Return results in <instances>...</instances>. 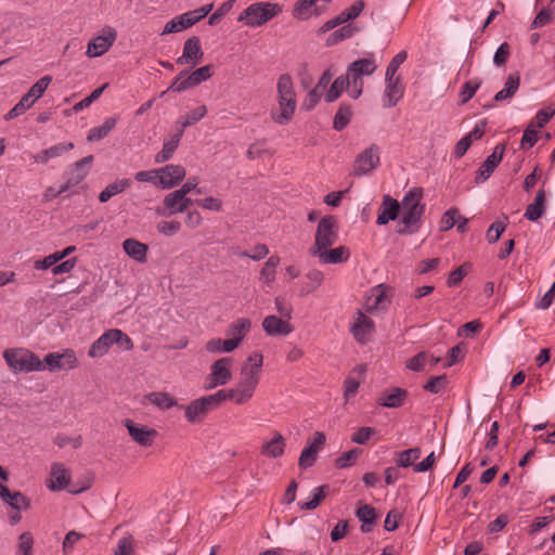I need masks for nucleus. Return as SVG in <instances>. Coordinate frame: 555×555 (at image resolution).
Segmentation results:
<instances>
[{
  "label": "nucleus",
  "mask_w": 555,
  "mask_h": 555,
  "mask_svg": "<svg viewBox=\"0 0 555 555\" xmlns=\"http://www.w3.org/2000/svg\"><path fill=\"white\" fill-rule=\"evenodd\" d=\"M185 168L181 165H166L159 168V186L164 190L172 189L185 178Z\"/></svg>",
  "instance_id": "a211bd4d"
},
{
  "label": "nucleus",
  "mask_w": 555,
  "mask_h": 555,
  "mask_svg": "<svg viewBox=\"0 0 555 555\" xmlns=\"http://www.w3.org/2000/svg\"><path fill=\"white\" fill-rule=\"evenodd\" d=\"M180 133H173L170 139L166 140L163 149L155 156L156 164H163L169 160L180 144Z\"/></svg>",
  "instance_id": "79ce46f5"
},
{
  "label": "nucleus",
  "mask_w": 555,
  "mask_h": 555,
  "mask_svg": "<svg viewBox=\"0 0 555 555\" xmlns=\"http://www.w3.org/2000/svg\"><path fill=\"white\" fill-rule=\"evenodd\" d=\"M364 7H365L364 1L358 0V1L353 2L352 5H350L346 10L341 11L338 14V16H339L340 21L343 22V24H345L349 21L357 18L363 11Z\"/></svg>",
  "instance_id": "864d4df0"
},
{
  "label": "nucleus",
  "mask_w": 555,
  "mask_h": 555,
  "mask_svg": "<svg viewBox=\"0 0 555 555\" xmlns=\"http://www.w3.org/2000/svg\"><path fill=\"white\" fill-rule=\"evenodd\" d=\"M352 112L350 106L340 105L339 109L334 116L333 128L337 131H341L350 122Z\"/></svg>",
  "instance_id": "09e8293b"
},
{
  "label": "nucleus",
  "mask_w": 555,
  "mask_h": 555,
  "mask_svg": "<svg viewBox=\"0 0 555 555\" xmlns=\"http://www.w3.org/2000/svg\"><path fill=\"white\" fill-rule=\"evenodd\" d=\"M315 0H298L293 9V16L298 20H307L311 15V8L315 4Z\"/></svg>",
  "instance_id": "603ef678"
},
{
  "label": "nucleus",
  "mask_w": 555,
  "mask_h": 555,
  "mask_svg": "<svg viewBox=\"0 0 555 555\" xmlns=\"http://www.w3.org/2000/svg\"><path fill=\"white\" fill-rule=\"evenodd\" d=\"M400 203L392 198L390 195H384L382 204L378 208V215L376 223L378 225H385L389 221H393L399 217Z\"/></svg>",
  "instance_id": "aec40b11"
},
{
  "label": "nucleus",
  "mask_w": 555,
  "mask_h": 555,
  "mask_svg": "<svg viewBox=\"0 0 555 555\" xmlns=\"http://www.w3.org/2000/svg\"><path fill=\"white\" fill-rule=\"evenodd\" d=\"M118 117L106 118L101 126L93 127L89 130L87 140L89 142H98L109 134L115 128Z\"/></svg>",
  "instance_id": "4c0bfd02"
},
{
  "label": "nucleus",
  "mask_w": 555,
  "mask_h": 555,
  "mask_svg": "<svg viewBox=\"0 0 555 555\" xmlns=\"http://www.w3.org/2000/svg\"><path fill=\"white\" fill-rule=\"evenodd\" d=\"M348 86L349 81L347 78H344V76L337 77L325 94V101L328 103L336 101Z\"/></svg>",
  "instance_id": "a18cd8bd"
},
{
  "label": "nucleus",
  "mask_w": 555,
  "mask_h": 555,
  "mask_svg": "<svg viewBox=\"0 0 555 555\" xmlns=\"http://www.w3.org/2000/svg\"><path fill=\"white\" fill-rule=\"evenodd\" d=\"M286 441L283 435L274 431L271 439L261 444L260 452L263 456L269 459H278L284 454Z\"/></svg>",
  "instance_id": "b1692460"
},
{
  "label": "nucleus",
  "mask_w": 555,
  "mask_h": 555,
  "mask_svg": "<svg viewBox=\"0 0 555 555\" xmlns=\"http://www.w3.org/2000/svg\"><path fill=\"white\" fill-rule=\"evenodd\" d=\"M41 361L46 369L51 372L72 370L78 365L77 357L72 349H65L62 352H50Z\"/></svg>",
  "instance_id": "ddd939ff"
},
{
  "label": "nucleus",
  "mask_w": 555,
  "mask_h": 555,
  "mask_svg": "<svg viewBox=\"0 0 555 555\" xmlns=\"http://www.w3.org/2000/svg\"><path fill=\"white\" fill-rule=\"evenodd\" d=\"M131 186L130 179H120L116 180L105 186V189L99 194V201L101 203H106L113 196L122 193L127 189Z\"/></svg>",
  "instance_id": "58836bf2"
},
{
  "label": "nucleus",
  "mask_w": 555,
  "mask_h": 555,
  "mask_svg": "<svg viewBox=\"0 0 555 555\" xmlns=\"http://www.w3.org/2000/svg\"><path fill=\"white\" fill-rule=\"evenodd\" d=\"M337 222L335 217L325 216L321 218L315 231L313 245L309 248V254H317L321 249L331 247L337 241Z\"/></svg>",
  "instance_id": "6e6552de"
},
{
  "label": "nucleus",
  "mask_w": 555,
  "mask_h": 555,
  "mask_svg": "<svg viewBox=\"0 0 555 555\" xmlns=\"http://www.w3.org/2000/svg\"><path fill=\"white\" fill-rule=\"evenodd\" d=\"M441 361L440 357H435L426 351H421L406 362V369L421 372L425 370L427 364L435 366Z\"/></svg>",
  "instance_id": "2f4dec72"
},
{
  "label": "nucleus",
  "mask_w": 555,
  "mask_h": 555,
  "mask_svg": "<svg viewBox=\"0 0 555 555\" xmlns=\"http://www.w3.org/2000/svg\"><path fill=\"white\" fill-rule=\"evenodd\" d=\"M34 101L28 98L26 94L22 96V99L11 108L5 115V120H11L20 115L24 114L27 109H29L34 105Z\"/></svg>",
  "instance_id": "8fccbe9b"
},
{
  "label": "nucleus",
  "mask_w": 555,
  "mask_h": 555,
  "mask_svg": "<svg viewBox=\"0 0 555 555\" xmlns=\"http://www.w3.org/2000/svg\"><path fill=\"white\" fill-rule=\"evenodd\" d=\"M361 452L362 451L360 449L354 448L343 453L339 457L336 459L335 466L337 468H346L353 465Z\"/></svg>",
  "instance_id": "5fc2aeb1"
},
{
  "label": "nucleus",
  "mask_w": 555,
  "mask_h": 555,
  "mask_svg": "<svg viewBox=\"0 0 555 555\" xmlns=\"http://www.w3.org/2000/svg\"><path fill=\"white\" fill-rule=\"evenodd\" d=\"M125 427L131 439L141 447H151L157 437V431L146 425L137 424L133 421L127 418L124 421Z\"/></svg>",
  "instance_id": "2eb2a0df"
},
{
  "label": "nucleus",
  "mask_w": 555,
  "mask_h": 555,
  "mask_svg": "<svg viewBox=\"0 0 555 555\" xmlns=\"http://www.w3.org/2000/svg\"><path fill=\"white\" fill-rule=\"evenodd\" d=\"M82 538L83 535L75 530L67 532L62 544L63 554H70L74 548V545Z\"/></svg>",
  "instance_id": "0e129e2a"
},
{
  "label": "nucleus",
  "mask_w": 555,
  "mask_h": 555,
  "mask_svg": "<svg viewBox=\"0 0 555 555\" xmlns=\"http://www.w3.org/2000/svg\"><path fill=\"white\" fill-rule=\"evenodd\" d=\"M408 398V391L405 389L395 387L388 391L380 393L377 399V403L385 408H399Z\"/></svg>",
  "instance_id": "cd10ccee"
},
{
  "label": "nucleus",
  "mask_w": 555,
  "mask_h": 555,
  "mask_svg": "<svg viewBox=\"0 0 555 555\" xmlns=\"http://www.w3.org/2000/svg\"><path fill=\"white\" fill-rule=\"evenodd\" d=\"M375 325L372 319L366 317L360 309L357 310L354 322L350 328L354 339L360 343H366L374 332Z\"/></svg>",
  "instance_id": "f3484780"
},
{
  "label": "nucleus",
  "mask_w": 555,
  "mask_h": 555,
  "mask_svg": "<svg viewBox=\"0 0 555 555\" xmlns=\"http://www.w3.org/2000/svg\"><path fill=\"white\" fill-rule=\"evenodd\" d=\"M421 449L420 448H411L404 451H401L398 454V457L396 460V464L399 467H409L412 465L414 461L420 459L421 456Z\"/></svg>",
  "instance_id": "3c124183"
},
{
  "label": "nucleus",
  "mask_w": 555,
  "mask_h": 555,
  "mask_svg": "<svg viewBox=\"0 0 555 555\" xmlns=\"http://www.w3.org/2000/svg\"><path fill=\"white\" fill-rule=\"evenodd\" d=\"M122 248L127 256L139 263L146 261L149 247L135 238H127L122 242Z\"/></svg>",
  "instance_id": "c756f323"
},
{
  "label": "nucleus",
  "mask_w": 555,
  "mask_h": 555,
  "mask_svg": "<svg viewBox=\"0 0 555 555\" xmlns=\"http://www.w3.org/2000/svg\"><path fill=\"white\" fill-rule=\"evenodd\" d=\"M74 149V143L62 142L50 146L35 155H33L34 163L47 164L50 159L62 156L64 153Z\"/></svg>",
  "instance_id": "bb28decb"
},
{
  "label": "nucleus",
  "mask_w": 555,
  "mask_h": 555,
  "mask_svg": "<svg viewBox=\"0 0 555 555\" xmlns=\"http://www.w3.org/2000/svg\"><path fill=\"white\" fill-rule=\"evenodd\" d=\"M505 230V224L501 221L493 222L487 230V241L489 244H494L499 241L500 236Z\"/></svg>",
  "instance_id": "338daca9"
},
{
  "label": "nucleus",
  "mask_w": 555,
  "mask_h": 555,
  "mask_svg": "<svg viewBox=\"0 0 555 555\" xmlns=\"http://www.w3.org/2000/svg\"><path fill=\"white\" fill-rule=\"evenodd\" d=\"M117 38V31L111 26L103 28L102 34L88 43L86 54L89 57L103 55L113 46Z\"/></svg>",
  "instance_id": "4468645a"
},
{
  "label": "nucleus",
  "mask_w": 555,
  "mask_h": 555,
  "mask_svg": "<svg viewBox=\"0 0 555 555\" xmlns=\"http://www.w3.org/2000/svg\"><path fill=\"white\" fill-rule=\"evenodd\" d=\"M423 195V189L418 186L410 189L404 194L400 203L401 218L398 223V234L411 235L420 230L425 212V205L422 203Z\"/></svg>",
  "instance_id": "f03ea898"
},
{
  "label": "nucleus",
  "mask_w": 555,
  "mask_h": 555,
  "mask_svg": "<svg viewBox=\"0 0 555 555\" xmlns=\"http://www.w3.org/2000/svg\"><path fill=\"white\" fill-rule=\"evenodd\" d=\"M34 537L29 531L23 532L17 540L15 555L34 554Z\"/></svg>",
  "instance_id": "49530a36"
},
{
  "label": "nucleus",
  "mask_w": 555,
  "mask_h": 555,
  "mask_svg": "<svg viewBox=\"0 0 555 555\" xmlns=\"http://www.w3.org/2000/svg\"><path fill=\"white\" fill-rule=\"evenodd\" d=\"M186 74L188 73L185 70L181 72L168 87V90H172L173 92H182L201 85L212 76L210 65L199 67L190 75Z\"/></svg>",
  "instance_id": "1a4fd4ad"
},
{
  "label": "nucleus",
  "mask_w": 555,
  "mask_h": 555,
  "mask_svg": "<svg viewBox=\"0 0 555 555\" xmlns=\"http://www.w3.org/2000/svg\"><path fill=\"white\" fill-rule=\"evenodd\" d=\"M459 215V210L456 208H450L447 210L440 220L439 229L442 232L451 230L456 223V217Z\"/></svg>",
  "instance_id": "13d9d810"
},
{
  "label": "nucleus",
  "mask_w": 555,
  "mask_h": 555,
  "mask_svg": "<svg viewBox=\"0 0 555 555\" xmlns=\"http://www.w3.org/2000/svg\"><path fill=\"white\" fill-rule=\"evenodd\" d=\"M133 552L132 537H124L118 541L114 555H133Z\"/></svg>",
  "instance_id": "774afa93"
},
{
  "label": "nucleus",
  "mask_w": 555,
  "mask_h": 555,
  "mask_svg": "<svg viewBox=\"0 0 555 555\" xmlns=\"http://www.w3.org/2000/svg\"><path fill=\"white\" fill-rule=\"evenodd\" d=\"M317 457L318 453L315 452V450H312L307 446L300 453L298 465L300 468L304 469L311 467L315 463Z\"/></svg>",
  "instance_id": "680f3d73"
},
{
  "label": "nucleus",
  "mask_w": 555,
  "mask_h": 555,
  "mask_svg": "<svg viewBox=\"0 0 555 555\" xmlns=\"http://www.w3.org/2000/svg\"><path fill=\"white\" fill-rule=\"evenodd\" d=\"M251 328V321L247 318H240L232 322L227 328V335L240 345Z\"/></svg>",
  "instance_id": "473e14b6"
},
{
  "label": "nucleus",
  "mask_w": 555,
  "mask_h": 555,
  "mask_svg": "<svg viewBox=\"0 0 555 555\" xmlns=\"http://www.w3.org/2000/svg\"><path fill=\"white\" fill-rule=\"evenodd\" d=\"M181 199H182V193H180L178 190L168 193L164 197V209H157V214L162 216H172L176 214H181Z\"/></svg>",
  "instance_id": "f704fd0d"
},
{
  "label": "nucleus",
  "mask_w": 555,
  "mask_h": 555,
  "mask_svg": "<svg viewBox=\"0 0 555 555\" xmlns=\"http://www.w3.org/2000/svg\"><path fill=\"white\" fill-rule=\"evenodd\" d=\"M311 256L318 258L322 264H332L346 262L349 259L350 253L347 247L339 246L333 249H321Z\"/></svg>",
  "instance_id": "5701e85b"
},
{
  "label": "nucleus",
  "mask_w": 555,
  "mask_h": 555,
  "mask_svg": "<svg viewBox=\"0 0 555 555\" xmlns=\"http://www.w3.org/2000/svg\"><path fill=\"white\" fill-rule=\"evenodd\" d=\"M376 68L375 60L373 57H365L352 62L348 66L347 72L349 76L363 77L371 76Z\"/></svg>",
  "instance_id": "7c9ffc66"
},
{
  "label": "nucleus",
  "mask_w": 555,
  "mask_h": 555,
  "mask_svg": "<svg viewBox=\"0 0 555 555\" xmlns=\"http://www.w3.org/2000/svg\"><path fill=\"white\" fill-rule=\"evenodd\" d=\"M349 81V94L352 99H358L363 92V77L349 76L348 72L344 75Z\"/></svg>",
  "instance_id": "4d7b16f0"
},
{
  "label": "nucleus",
  "mask_w": 555,
  "mask_h": 555,
  "mask_svg": "<svg viewBox=\"0 0 555 555\" xmlns=\"http://www.w3.org/2000/svg\"><path fill=\"white\" fill-rule=\"evenodd\" d=\"M118 344L122 350L133 348L132 340L121 330L111 328L104 332L89 348L88 356L91 358H101L107 353L109 348Z\"/></svg>",
  "instance_id": "423d86ee"
},
{
  "label": "nucleus",
  "mask_w": 555,
  "mask_h": 555,
  "mask_svg": "<svg viewBox=\"0 0 555 555\" xmlns=\"http://www.w3.org/2000/svg\"><path fill=\"white\" fill-rule=\"evenodd\" d=\"M204 57V52L202 50L201 40L198 37L193 36L185 40L183 44L182 55L177 59V64L185 65L193 64L196 65Z\"/></svg>",
  "instance_id": "6ab92c4d"
},
{
  "label": "nucleus",
  "mask_w": 555,
  "mask_h": 555,
  "mask_svg": "<svg viewBox=\"0 0 555 555\" xmlns=\"http://www.w3.org/2000/svg\"><path fill=\"white\" fill-rule=\"evenodd\" d=\"M3 359L8 366L15 373L41 372L46 370L44 363L29 349L17 347L3 351Z\"/></svg>",
  "instance_id": "39448f33"
},
{
  "label": "nucleus",
  "mask_w": 555,
  "mask_h": 555,
  "mask_svg": "<svg viewBox=\"0 0 555 555\" xmlns=\"http://www.w3.org/2000/svg\"><path fill=\"white\" fill-rule=\"evenodd\" d=\"M358 31V28L354 27L351 24L344 25L339 29H336L333 31L326 39V46H334L339 43L340 41H344L346 39L351 38Z\"/></svg>",
  "instance_id": "37998d69"
},
{
  "label": "nucleus",
  "mask_w": 555,
  "mask_h": 555,
  "mask_svg": "<svg viewBox=\"0 0 555 555\" xmlns=\"http://www.w3.org/2000/svg\"><path fill=\"white\" fill-rule=\"evenodd\" d=\"M324 282V274L319 269L309 270L305 276L304 281L300 283V287L298 291L299 297H305L314 291H317Z\"/></svg>",
  "instance_id": "393cba45"
},
{
  "label": "nucleus",
  "mask_w": 555,
  "mask_h": 555,
  "mask_svg": "<svg viewBox=\"0 0 555 555\" xmlns=\"http://www.w3.org/2000/svg\"><path fill=\"white\" fill-rule=\"evenodd\" d=\"M281 262V258L276 255H272L268 258L260 270L259 279L260 281L270 286L275 281L276 268Z\"/></svg>",
  "instance_id": "a19ab883"
},
{
  "label": "nucleus",
  "mask_w": 555,
  "mask_h": 555,
  "mask_svg": "<svg viewBox=\"0 0 555 555\" xmlns=\"http://www.w3.org/2000/svg\"><path fill=\"white\" fill-rule=\"evenodd\" d=\"M262 328L269 336H287L294 330L288 320L273 314L263 319Z\"/></svg>",
  "instance_id": "412c9836"
},
{
  "label": "nucleus",
  "mask_w": 555,
  "mask_h": 555,
  "mask_svg": "<svg viewBox=\"0 0 555 555\" xmlns=\"http://www.w3.org/2000/svg\"><path fill=\"white\" fill-rule=\"evenodd\" d=\"M481 82L480 81H466L462 90L460 92L461 103L465 104L467 103L477 92V90L480 88Z\"/></svg>",
  "instance_id": "052dcab7"
},
{
  "label": "nucleus",
  "mask_w": 555,
  "mask_h": 555,
  "mask_svg": "<svg viewBox=\"0 0 555 555\" xmlns=\"http://www.w3.org/2000/svg\"><path fill=\"white\" fill-rule=\"evenodd\" d=\"M282 11V5L275 2H254L241 12L237 22L251 28L261 27L280 15Z\"/></svg>",
  "instance_id": "20e7f679"
},
{
  "label": "nucleus",
  "mask_w": 555,
  "mask_h": 555,
  "mask_svg": "<svg viewBox=\"0 0 555 555\" xmlns=\"http://www.w3.org/2000/svg\"><path fill=\"white\" fill-rule=\"evenodd\" d=\"M51 81V76H43L37 82H35L25 94L28 98H30L34 102H36L43 95Z\"/></svg>",
  "instance_id": "de8ad7c7"
},
{
  "label": "nucleus",
  "mask_w": 555,
  "mask_h": 555,
  "mask_svg": "<svg viewBox=\"0 0 555 555\" xmlns=\"http://www.w3.org/2000/svg\"><path fill=\"white\" fill-rule=\"evenodd\" d=\"M327 491H328L327 485H323V486H319V487L314 488L311 492L312 499L308 502L300 503L299 504L300 508L306 509V511H312V509L317 508L320 505V503L322 502V500L325 499Z\"/></svg>",
  "instance_id": "c03bdc74"
},
{
  "label": "nucleus",
  "mask_w": 555,
  "mask_h": 555,
  "mask_svg": "<svg viewBox=\"0 0 555 555\" xmlns=\"http://www.w3.org/2000/svg\"><path fill=\"white\" fill-rule=\"evenodd\" d=\"M222 403L223 400L219 391L195 399L184 406L185 418L190 423H198L208 412L216 410Z\"/></svg>",
  "instance_id": "0eeeda50"
},
{
  "label": "nucleus",
  "mask_w": 555,
  "mask_h": 555,
  "mask_svg": "<svg viewBox=\"0 0 555 555\" xmlns=\"http://www.w3.org/2000/svg\"><path fill=\"white\" fill-rule=\"evenodd\" d=\"M447 385V376L439 375L433 376L424 385V389L431 393H439Z\"/></svg>",
  "instance_id": "e2e57ef3"
},
{
  "label": "nucleus",
  "mask_w": 555,
  "mask_h": 555,
  "mask_svg": "<svg viewBox=\"0 0 555 555\" xmlns=\"http://www.w3.org/2000/svg\"><path fill=\"white\" fill-rule=\"evenodd\" d=\"M545 212V192L539 190L535 194L533 203L526 208L524 217L529 221L539 220Z\"/></svg>",
  "instance_id": "72a5a7b5"
},
{
  "label": "nucleus",
  "mask_w": 555,
  "mask_h": 555,
  "mask_svg": "<svg viewBox=\"0 0 555 555\" xmlns=\"http://www.w3.org/2000/svg\"><path fill=\"white\" fill-rule=\"evenodd\" d=\"M403 96V87L400 76L386 77V88L384 92V107L395 106Z\"/></svg>",
  "instance_id": "4be33fe9"
},
{
  "label": "nucleus",
  "mask_w": 555,
  "mask_h": 555,
  "mask_svg": "<svg viewBox=\"0 0 555 555\" xmlns=\"http://www.w3.org/2000/svg\"><path fill=\"white\" fill-rule=\"evenodd\" d=\"M196 204L203 209L219 212L222 210L223 203L220 198L208 196L196 201Z\"/></svg>",
  "instance_id": "69168bd1"
},
{
  "label": "nucleus",
  "mask_w": 555,
  "mask_h": 555,
  "mask_svg": "<svg viewBox=\"0 0 555 555\" xmlns=\"http://www.w3.org/2000/svg\"><path fill=\"white\" fill-rule=\"evenodd\" d=\"M504 152L505 145L503 144H498L493 149L492 153L486 158V160L481 164L478 171L476 172V183H482L490 178L494 169L501 163Z\"/></svg>",
  "instance_id": "dca6fc26"
},
{
  "label": "nucleus",
  "mask_w": 555,
  "mask_h": 555,
  "mask_svg": "<svg viewBox=\"0 0 555 555\" xmlns=\"http://www.w3.org/2000/svg\"><path fill=\"white\" fill-rule=\"evenodd\" d=\"M232 364L233 360L228 357L216 360L210 366V374L207 376L205 388L211 390L228 384L232 379Z\"/></svg>",
  "instance_id": "9b49d317"
},
{
  "label": "nucleus",
  "mask_w": 555,
  "mask_h": 555,
  "mask_svg": "<svg viewBox=\"0 0 555 555\" xmlns=\"http://www.w3.org/2000/svg\"><path fill=\"white\" fill-rule=\"evenodd\" d=\"M263 356L259 351L250 353L241 367L240 379L231 389L218 390L223 402L231 400L237 405L247 403L255 395L260 380Z\"/></svg>",
  "instance_id": "f257e3e1"
},
{
  "label": "nucleus",
  "mask_w": 555,
  "mask_h": 555,
  "mask_svg": "<svg viewBox=\"0 0 555 555\" xmlns=\"http://www.w3.org/2000/svg\"><path fill=\"white\" fill-rule=\"evenodd\" d=\"M145 400L163 411L170 410L178 405L177 400L170 393L165 391L150 392L145 396Z\"/></svg>",
  "instance_id": "c9c22d12"
},
{
  "label": "nucleus",
  "mask_w": 555,
  "mask_h": 555,
  "mask_svg": "<svg viewBox=\"0 0 555 555\" xmlns=\"http://www.w3.org/2000/svg\"><path fill=\"white\" fill-rule=\"evenodd\" d=\"M207 115V107L206 105H199L192 109L191 112L186 113L183 117L184 119V126H192L198 122L201 119H203Z\"/></svg>",
  "instance_id": "6e6d98bb"
},
{
  "label": "nucleus",
  "mask_w": 555,
  "mask_h": 555,
  "mask_svg": "<svg viewBox=\"0 0 555 555\" xmlns=\"http://www.w3.org/2000/svg\"><path fill=\"white\" fill-rule=\"evenodd\" d=\"M0 498L15 511L28 509L30 501L22 492L11 493L8 487L0 483Z\"/></svg>",
  "instance_id": "c85d7f7f"
},
{
  "label": "nucleus",
  "mask_w": 555,
  "mask_h": 555,
  "mask_svg": "<svg viewBox=\"0 0 555 555\" xmlns=\"http://www.w3.org/2000/svg\"><path fill=\"white\" fill-rule=\"evenodd\" d=\"M520 86V76L518 74H511L505 83L504 88L496 92L494 101L502 102L512 99Z\"/></svg>",
  "instance_id": "e433bc0d"
},
{
  "label": "nucleus",
  "mask_w": 555,
  "mask_h": 555,
  "mask_svg": "<svg viewBox=\"0 0 555 555\" xmlns=\"http://www.w3.org/2000/svg\"><path fill=\"white\" fill-rule=\"evenodd\" d=\"M157 231L165 236H172L181 230V222L177 220L160 221L156 225Z\"/></svg>",
  "instance_id": "bf43d9fd"
},
{
  "label": "nucleus",
  "mask_w": 555,
  "mask_h": 555,
  "mask_svg": "<svg viewBox=\"0 0 555 555\" xmlns=\"http://www.w3.org/2000/svg\"><path fill=\"white\" fill-rule=\"evenodd\" d=\"M93 162V156L88 155L82 159L73 164L65 172L66 182L61 186L57 194H62L68 191L70 188L79 184L89 173V167Z\"/></svg>",
  "instance_id": "f8f14e48"
},
{
  "label": "nucleus",
  "mask_w": 555,
  "mask_h": 555,
  "mask_svg": "<svg viewBox=\"0 0 555 555\" xmlns=\"http://www.w3.org/2000/svg\"><path fill=\"white\" fill-rule=\"evenodd\" d=\"M51 479L48 488L52 491L65 489L69 483V472L62 463H53L50 473Z\"/></svg>",
  "instance_id": "a878e982"
},
{
  "label": "nucleus",
  "mask_w": 555,
  "mask_h": 555,
  "mask_svg": "<svg viewBox=\"0 0 555 555\" xmlns=\"http://www.w3.org/2000/svg\"><path fill=\"white\" fill-rule=\"evenodd\" d=\"M279 111L271 113V118L279 125H287L297 107L296 92L292 77L288 74L280 75L276 83Z\"/></svg>",
  "instance_id": "7ed1b4c3"
},
{
  "label": "nucleus",
  "mask_w": 555,
  "mask_h": 555,
  "mask_svg": "<svg viewBox=\"0 0 555 555\" xmlns=\"http://www.w3.org/2000/svg\"><path fill=\"white\" fill-rule=\"evenodd\" d=\"M356 516L362 522L361 531L364 533L371 532L377 517L376 509L371 505L364 504L357 509Z\"/></svg>",
  "instance_id": "ea45409f"
},
{
  "label": "nucleus",
  "mask_w": 555,
  "mask_h": 555,
  "mask_svg": "<svg viewBox=\"0 0 555 555\" xmlns=\"http://www.w3.org/2000/svg\"><path fill=\"white\" fill-rule=\"evenodd\" d=\"M379 147L373 143L356 157L352 173L357 177L369 175L379 166Z\"/></svg>",
  "instance_id": "9d476101"
}]
</instances>
